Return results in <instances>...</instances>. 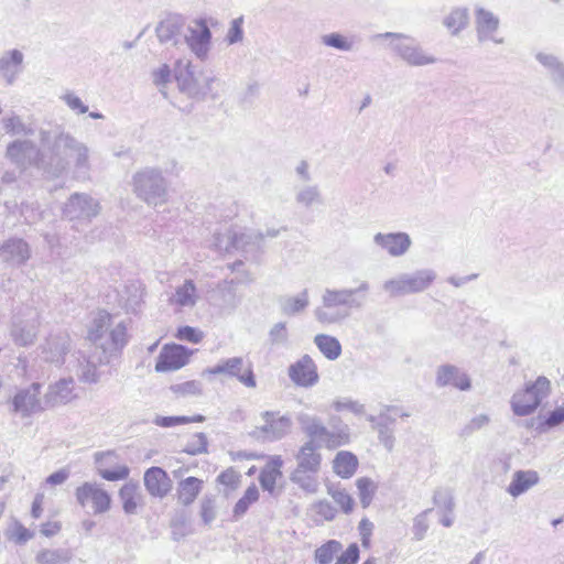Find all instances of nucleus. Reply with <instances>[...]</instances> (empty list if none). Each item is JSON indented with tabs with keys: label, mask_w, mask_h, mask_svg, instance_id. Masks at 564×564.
<instances>
[{
	"label": "nucleus",
	"mask_w": 564,
	"mask_h": 564,
	"mask_svg": "<svg viewBox=\"0 0 564 564\" xmlns=\"http://www.w3.org/2000/svg\"><path fill=\"white\" fill-rule=\"evenodd\" d=\"M436 381L440 386H453L459 390L470 388V381L465 373H460L453 366H443L437 371Z\"/></svg>",
	"instance_id": "30"
},
{
	"label": "nucleus",
	"mask_w": 564,
	"mask_h": 564,
	"mask_svg": "<svg viewBox=\"0 0 564 564\" xmlns=\"http://www.w3.org/2000/svg\"><path fill=\"white\" fill-rule=\"evenodd\" d=\"M144 288L140 282L126 284L118 293V304L127 313H138L143 304Z\"/></svg>",
	"instance_id": "23"
},
{
	"label": "nucleus",
	"mask_w": 564,
	"mask_h": 564,
	"mask_svg": "<svg viewBox=\"0 0 564 564\" xmlns=\"http://www.w3.org/2000/svg\"><path fill=\"white\" fill-rule=\"evenodd\" d=\"M205 417L200 414L194 416H156L154 423L161 427H173L175 425L188 424L194 422H204Z\"/></svg>",
	"instance_id": "47"
},
{
	"label": "nucleus",
	"mask_w": 564,
	"mask_h": 564,
	"mask_svg": "<svg viewBox=\"0 0 564 564\" xmlns=\"http://www.w3.org/2000/svg\"><path fill=\"white\" fill-rule=\"evenodd\" d=\"M318 446L313 441H307L296 455L297 467L300 471H310L316 474L321 466V455L317 452Z\"/></svg>",
	"instance_id": "27"
},
{
	"label": "nucleus",
	"mask_w": 564,
	"mask_h": 564,
	"mask_svg": "<svg viewBox=\"0 0 564 564\" xmlns=\"http://www.w3.org/2000/svg\"><path fill=\"white\" fill-rule=\"evenodd\" d=\"M185 42L197 58L207 59L212 46V32L206 22L199 20L189 26Z\"/></svg>",
	"instance_id": "14"
},
{
	"label": "nucleus",
	"mask_w": 564,
	"mask_h": 564,
	"mask_svg": "<svg viewBox=\"0 0 564 564\" xmlns=\"http://www.w3.org/2000/svg\"><path fill=\"white\" fill-rule=\"evenodd\" d=\"M203 375H226L236 378L240 383L248 388H256L252 366L247 364L241 357H231L219 360L214 367L204 370Z\"/></svg>",
	"instance_id": "11"
},
{
	"label": "nucleus",
	"mask_w": 564,
	"mask_h": 564,
	"mask_svg": "<svg viewBox=\"0 0 564 564\" xmlns=\"http://www.w3.org/2000/svg\"><path fill=\"white\" fill-rule=\"evenodd\" d=\"M53 154H57L64 162L65 174L72 165L73 176L76 180H87L91 171L90 149L69 132L61 131L53 138Z\"/></svg>",
	"instance_id": "2"
},
{
	"label": "nucleus",
	"mask_w": 564,
	"mask_h": 564,
	"mask_svg": "<svg viewBox=\"0 0 564 564\" xmlns=\"http://www.w3.org/2000/svg\"><path fill=\"white\" fill-rule=\"evenodd\" d=\"M75 399L77 393L73 378H62L51 383L44 394V403L47 406L67 404Z\"/></svg>",
	"instance_id": "18"
},
{
	"label": "nucleus",
	"mask_w": 564,
	"mask_h": 564,
	"mask_svg": "<svg viewBox=\"0 0 564 564\" xmlns=\"http://www.w3.org/2000/svg\"><path fill=\"white\" fill-rule=\"evenodd\" d=\"M310 471H300L295 469L291 475V480L297 484L302 489L307 492H316L318 488V482L314 476H312Z\"/></svg>",
	"instance_id": "49"
},
{
	"label": "nucleus",
	"mask_w": 564,
	"mask_h": 564,
	"mask_svg": "<svg viewBox=\"0 0 564 564\" xmlns=\"http://www.w3.org/2000/svg\"><path fill=\"white\" fill-rule=\"evenodd\" d=\"M175 79L182 91L191 97H200L203 91L200 87V75L194 70L189 61L176 59Z\"/></svg>",
	"instance_id": "17"
},
{
	"label": "nucleus",
	"mask_w": 564,
	"mask_h": 564,
	"mask_svg": "<svg viewBox=\"0 0 564 564\" xmlns=\"http://www.w3.org/2000/svg\"><path fill=\"white\" fill-rule=\"evenodd\" d=\"M328 494L333 497L336 503L343 508L345 512L350 510L351 498L346 490L333 486L329 487Z\"/></svg>",
	"instance_id": "61"
},
{
	"label": "nucleus",
	"mask_w": 564,
	"mask_h": 564,
	"mask_svg": "<svg viewBox=\"0 0 564 564\" xmlns=\"http://www.w3.org/2000/svg\"><path fill=\"white\" fill-rule=\"evenodd\" d=\"M77 377L82 382L85 383H97L100 379V373L98 371V365L90 359H85L79 362Z\"/></svg>",
	"instance_id": "42"
},
{
	"label": "nucleus",
	"mask_w": 564,
	"mask_h": 564,
	"mask_svg": "<svg viewBox=\"0 0 564 564\" xmlns=\"http://www.w3.org/2000/svg\"><path fill=\"white\" fill-rule=\"evenodd\" d=\"M348 442L349 430L346 427L345 430H340L338 433H332L328 431V435H326L325 440H323V445L329 448H336Z\"/></svg>",
	"instance_id": "58"
},
{
	"label": "nucleus",
	"mask_w": 564,
	"mask_h": 564,
	"mask_svg": "<svg viewBox=\"0 0 564 564\" xmlns=\"http://www.w3.org/2000/svg\"><path fill=\"white\" fill-rule=\"evenodd\" d=\"M321 43L327 47H332L340 52H349L352 46V43L348 36L336 32L322 35Z\"/></svg>",
	"instance_id": "43"
},
{
	"label": "nucleus",
	"mask_w": 564,
	"mask_h": 564,
	"mask_svg": "<svg viewBox=\"0 0 564 564\" xmlns=\"http://www.w3.org/2000/svg\"><path fill=\"white\" fill-rule=\"evenodd\" d=\"M467 23L468 14L465 9H455L445 19L446 26L454 33L464 29Z\"/></svg>",
	"instance_id": "52"
},
{
	"label": "nucleus",
	"mask_w": 564,
	"mask_h": 564,
	"mask_svg": "<svg viewBox=\"0 0 564 564\" xmlns=\"http://www.w3.org/2000/svg\"><path fill=\"white\" fill-rule=\"evenodd\" d=\"M21 215L29 224H34L42 218L41 212L39 210V205L34 203L23 204L21 207Z\"/></svg>",
	"instance_id": "62"
},
{
	"label": "nucleus",
	"mask_w": 564,
	"mask_h": 564,
	"mask_svg": "<svg viewBox=\"0 0 564 564\" xmlns=\"http://www.w3.org/2000/svg\"><path fill=\"white\" fill-rule=\"evenodd\" d=\"M289 376L294 383L301 387H311L318 381L316 365L307 355L290 367Z\"/></svg>",
	"instance_id": "20"
},
{
	"label": "nucleus",
	"mask_w": 564,
	"mask_h": 564,
	"mask_svg": "<svg viewBox=\"0 0 564 564\" xmlns=\"http://www.w3.org/2000/svg\"><path fill=\"white\" fill-rule=\"evenodd\" d=\"M183 22L180 18H167L156 26V36L163 44L172 43L176 45L181 35Z\"/></svg>",
	"instance_id": "32"
},
{
	"label": "nucleus",
	"mask_w": 564,
	"mask_h": 564,
	"mask_svg": "<svg viewBox=\"0 0 564 564\" xmlns=\"http://www.w3.org/2000/svg\"><path fill=\"white\" fill-rule=\"evenodd\" d=\"M77 502L90 507L95 514L105 513L111 507L110 495L97 482H84L75 491Z\"/></svg>",
	"instance_id": "12"
},
{
	"label": "nucleus",
	"mask_w": 564,
	"mask_h": 564,
	"mask_svg": "<svg viewBox=\"0 0 564 564\" xmlns=\"http://www.w3.org/2000/svg\"><path fill=\"white\" fill-rule=\"evenodd\" d=\"M192 351L182 345H165L155 364L158 372L173 371L184 367L189 359Z\"/></svg>",
	"instance_id": "15"
},
{
	"label": "nucleus",
	"mask_w": 564,
	"mask_h": 564,
	"mask_svg": "<svg viewBox=\"0 0 564 564\" xmlns=\"http://www.w3.org/2000/svg\"><path fill=\"white\" fill-rule=\"evenodd\" d=\"M3 128L7 133L28 135L32 129L26 127L19 116L12 115L2 119Z\"/></svg>",
	"instance_id": "54"
},
{
	"label": "nucleus",
	"mask_w": 564,
	"mask_h": 564,
	"mask_svg": "<svg viewBox=\"0 0 564 564\" xmlns=\"http://www.w3.org/2000/svg\"><path fill=\"white\" fill-rule=\"evenodd\" d=\"M171 390L178 397L199 395L203 391V384L197 380H189L181 383L173 384Z\"/></svg>",
	"instance_id": "53"
},
{
	"label": "nucleus",
	"mask_w": 564,
	"mask_h": 564,
	"mask_svg": "<svg viewBox=\"0 0 564 564\" xmlns=\"http://www.w3.org/2000/svg\"><path fill=\"white\" fill-rule=\"evenodd\" d=\"M270 340L272 344H283L288 340V328L285 323H276L270 330Z\"/></svg>",
	"instance_id": "64"
},
{
	"label": "nucleus",
	"mask_w": 564,
	"mask_h": 564,
	"mask_svg": "<svg viewBox=\"0 0 564 564\" xmlns=\"http://www.w3.org/2000/svg\"><path fill=\"white\" fill-rule=\"evenodd\" d=\"M184 452L191 455H197L207 452V437L204 433H197L186 445Z\"/></svg>",
	"instance_id": "59"
},
{
	"label": "nucleus",
	"mask_w": 564,
	"mask_h": 564,
	"mask_svg": "<svg viewBox=\"0 0 564 564\" xmlns=\"http://www.w3.org/2000/svg\"><path fill=\"white\" fill-rule=\"evenodd\" d=\"M351 296L350 290L326 289L322 296V305L314 312L316 319L324 325L341 321L349 315Z\"/></svg>",
	"instance_id": "6"
},
{
	"label": "nucleus",
	"mask_w": 564,
	"mask_h": 564,
	"mask_svg": "<svg viewBox=\"0 0 564 564\" xmlns=\"http://www.w3.org/2000/svg\"><path fill=\"white\" fill-rule=\"evenodd\" d=\"M498 26V20L492 15V13L479 9L477 11V31L480 36H488L491 32H494Z\"/></svg>",
	"instance_id": "45"
},
{
	"label": "nucleus",
	"mask_w": 564,
	"mask_h": 564,
	"mask_svg": "<svg viewBox=\"0 0 564 564\" xmlns=\"http://www.w3.org/2000/svg\"><path fill=\"white\" fill-rule=\"evenodd\" d=\"M101 210L97 198L87 193H74L62 207L64 218L73 223H90Z\"/></svg>",
	"instance_id": "9"
},
{
	"label": "nucleus",
	"mask_w": 564,
	"mask_h": 564,
	"mask_svg": "<svg viewBox=\"0 0 564 564\" xmlns=\"http://www.w3.org/2000/svg\"><path fill=\"white\" fill-rule=\"evenodd\" d=\"M295 202L302 207L311 208L323 204V196L317 185H306L297 188Z\"/></svg>",
	"instance_id": "36"
},
{
	"label": "nucleus",
	"mask_w": 564,
	"mask_h": 564,
	"mask_svg": "<svg viewBox=\"0 0 564 564\" xmlns=\"http://www.w3.org/2000/svg\"><path fill=\"white\" fill-rule=\"evenodd\" d=\"M41 326V316L34 307L20 308L12 318L10 335L15 345L31 346L35 343Z\"/></svg>",
	"instance_id": "8"
},
{
	"label": "nucleus",
	"mask_w": 564,
	"mask_h": 564,
	"mask_svg": "<svg viewBox=\"0 0 564 564\" xmlns=\"http://www.w3.org/2000/svg\"><path fill=\"white\" fill-rule=\"evenodd\" d=\"M373 523L367 519H362L359 523L358 530L361 539V543L365 547H370L371 545V535L373 532Z\"/></svg>",
	"instance_id": "63"
},
{
	"label": "nucleus",
	"mask_w": 564,
	"mask_h": 564,
	"mask_svg": "<svg viewBox=\"0 0 564 564\" xmlns=\"http://www.w3.org/2000/svg\"><path fill=\"white\" fill-rule=\"evenodd\" d=\"M282 465L283 460L281 456H272L260 473L259 481L261 487L271 495L276 494L275 484L276 480L282 477Z\"/></svg>",
	"instance_id": "28"
},
{
	"label": "nucleus",
	"mask_w": 564,
	"mask_h": 564,
	"mask_svg": "<svg viewBox=\"0 0 564 564\" xmlns=\"http://www.w3.org/2000/svg\"><path fill=\"white\" fill-rule=\"evenodd\" d=\"M40 140L42 150L28 140L11 142L7 147V158L22 171L34 166L47 178L62 176L65 164L57 154H53V141L50 143V132L42 130Z\"/></svg>",
	"instance_id": "1"
},
{
	"label": "nucleus",
	"mask_w": 564,
	"mask_h": 564,
	"mask_svg": "<svg viewBox=\"0 0 564 564\" xmlns=\"http://www.w3.org/2000/svg\"><path fill=\"white\" fill-rule=\"evenodd\" d=\"M8 539L15 542L17 544H24L34 536V533L26 529L19 521L11 523L7 531Z\"/></svg>",
	"instance_id": "50"
},
{
	"label": "nucleus",
	"mask_w": 564,
	"mask_h": 564,
	"mask_svg": "<svg viewBox=\"0 0 564 564\" xmlns=\"http://www.w3.org/2000/svg\"><path fill=\"white\" fill-rule=\"evenodd\" d=\"M204 335L198 328L192 326H183L177 329L176 338L180 340L197 344L203 339Z\"/></svg>",
	"instance_id": "60"
},
{
	"label": "nucleus",
	"mask_w": 564,
	"mask_h": 564,
	"mask_svg": "<svg viewBox=\"0 0 564 564\" xmlns=\"http://www.w3.org/2000/svg\"><path fill=\"white\" fill-rule=\"evenodd\" d=\"M264 235L250 229L232 227L216 237L215 246L221 251L240 250L251 258H257Z\"/></svg>",
	"instance_id": "5"
},
{
	"label": "nucleus",
	"mask_w": 564,
	"mask_h": 564,
	"mask_svg": "<svg viewBox=\"0 0 564 564\" xmlns=\"http://www.w3.org/2000/svg\"><path fill=\"white\" fill-rule=\"evenodd\" d=\"M551 383L545 377H539L516 392L511 400L514 414L527 416L535 412L542 400L550 393Z\"/></svg>",
	"instance_id": "7"
},
{
	"label": "nucleus",
	"mask_w": 564,
	"mask_h": 564,
	"mask_svg": "<svg viewBox=\"0 0 564 564\" xmlns=\"http://www.w3.org/2000/svg\"><path fill=\"white\" fill-rule=\"evenodd\" d=\"M433 281V275L429 272H419L412 276L405 278L397 284H391L392 291L402 293L421 292L429 288Z\"/></svg>",
	"instance_id": "31"
},
{
	"label": "nucleus",
	"mask_w": 564,
	"mask_h": 564,
	"mask_svg": "<svg viewBox=\"0 0 564 564\" xmlns=\"http://www.w3.org/2000/svg\"><path fill=\"white\" fill-rule=\"evenodd\" d=\"M376 242L392 256L403 254L410 247L411 240L406 234H378Z\"/></svg>",
	"instance_id": "29"
},
{
	"label": "nucleus",
	"mask_w": 564,
	"mask_h": 564,
	"mask_svg": "<svg viewBox=\"0 0 564 564\" xmlns=\"http://www.w3.org/2000/svg\"><path fill=\"white\" fill-rule=\"evenodd\" d=\"M259 499V490L252 485L247 488L245 495L237 501L234 507V517L241 518L249 509V507Z\"/></svg>",
	"instance_id": "44"
},
{
	"label": "nucleus",
	"mask_w": 564,
	"mask_h": 564,
	"mask_svg": "<svg viewBox=\"0 0 564 564\" xmlns=\"http://www.w3.org/2000/svg\"><path fill=\"white\" fill-rule=\"evenodd\" d=\"M37 564H63L69 560V553L62 549H46L36 554Z\"/></svg>",
	"instance_id": "41"
},
{
	"label": "nucleus",
	"mask_w": 564,
	"mask_h": 564,
	"mask_svg": "<svg viewBox=\"0 0 564 564\" xmlns=\"http://www.w3.org/2000/svg\"><path fill=\"white\" fill-rule=\"evenodd\" d=\"M300 423L302 424L304 432L310 436V441L323 444V440L328 435V431L316 417L302 415L300 417Z\"/></svg>",
	"instance_id": "37"
},
{
	"label": "nucleus",
	"mask_w": 564,
	"mask_h": 564,
	"mask_svg": "<svg viewBox=\"0 0 564 564\" xmlns=\"http://www.w3.org/2000/svg\"><path fill=\"white\" fill-rule=\"evenodd\" d=\"M561 424H564V403L550 411L545 416L539 417L536 430L546 432Z\"/></svg>",
	"instance_id": "40"
},
{
	"label": "nucleus",
	"mask_w": 564,
	"mask_h": 564,
	"mask_svg": "<svg viewBox=\"0 0 564 564\" xmlns=\"http://www.w3.org/2000/svg\"><path fill=\"white\" fill-rule=\"evenodd\" d=\"M314 343L321 352L329 360H335L340 356L341 347L335 337L321 334L315 336Z\"/></svg>",
	"instance_id": "39"
},
{
	"label": "nucleus",
	"mask_w": 564,
	"mask_h": 564,
	"mask_svg": "<svg viewBox=\"0 0 564 564\" xmlns=\"http://www.w3.org/2000/svg\"><path fill=\"white\" fill-rule=\"evenodd\" d=\"M69 346V338L67 336H50L41 347L43 358L48 362L59 365L64 362Z\"/></svg>",
	"instance_id": "25"
},
{
	"label": "nucleus",
	"mask_w": 564,
	"mask_h": 564,
	"mask_svg": "<svg viewBox=\"0 0 564 564\" xmlns=\"http://www.w3.org/2000/svg\"><path fill=\"white\" fill-rule=\"evenodd\" d=\"M337 556L335 564H352V544L343 552V545L336 540H329L315 550L314 560L317 564H330Z\"/></svg>",
	"instance_id": "19"
},
{
	"label": "nucleus",
	"mask_w": 564,
	"mask_h": 564,
	"mask_svg": "<svg viewBox=\"0 0 564 564\" xmlns=\"http://www.w3.org/2000/svg\"><path fill=\"white\" fill-rule=\"evenodd\" d=\"M115 457L112 452H101L95 454V460L98 464V474L108 481L126 479L129 476V468L126 465H117L108 468L107 465Z\"/></svg>",
	"instance_id": "26"
},
{
	"label": "nucleus",
	"mask_w": 564,
	"mask_h": 564,
	"mask_svg": "<svg viewBox=\"0 0 564 564\" xmlns=\"http://www.w3.org/2000/svg\"><path fill=\"white\" fill-rule=\"evenodd\" d=\"M144 486L153 497H165L172 489V481L160 467H151L144 474Z\"/></svg>",
	"instance_id": "24"
},
{
	"label": "nucleus",
	"mask_w": 564,
	"mask_h": 564,
	"mask_svg": "<svg viewBox=\"0 0 564 564\" xmlns=\"http://www.w3.org/2000/svg\"><path fill=\"white\" fill-rule=\"evenodd\" d=\"M203 480L196 477H187L180 481L177 487V497L182 505L188 506L195 501L202 491Z\"/></svg>",
	"instance_id": "35"
},
{
	"label": "nucleus",
	"mask_w": 564,
	"mask_h": 564,
	"mask_svg": "<svg viewBox=\"0 0 564 564\" xmlns=\"http://www.w3.org/2000/svg\"><path fill=\"white\" fill-rule=\"evenodd\" d=\"M88 339L100 347L104 354L117 352L128 343L127 325L122 321L115 323L111 314L99 311L89 326Z\"/></svg>",
	"instance_id": "3"
},
{
	"label": "nucleus",
	"mask_w": 564,
	"mask_h": 564,
	"mask_svg": "<svg viewBox=\"0 0 564 564\" xmlns=\"http://www.w3.org/2000/svg\"><path fill=\"white\" fill-rule=\"evenodd\" d=\"M31 254L30 245L22 238H9L0 246V259L11 267L25 264Z\"/></svg>",
	"instance_id": "16"
},
{
	"label": "nucleus",
	"mask_w": 564,
	"mask_h": 564,
	"mask_svg": "<svg viewBox=\"0 0 564 564\" xmlns=\"http://www.w3.org/2000/svg\"><path fill=\"white\" fill-rule=\"evenodd\" d=\"M262 423L257 425L251 435L263 442H274L286 436L292 429V420L286 414L275 411L261 413Z\"/></svg>",
	"instance_id": "10"
},
{
	"label": "nucleus",
	"mask_w": 564,
	"mask_h": 564,
	"mask_svg": "<svg viewBox=\"0 0 564 564\" xmlns=\"http://www.w3.org/2000/svg\"><path fill=\"white\" fill-rule=\"evenodd\" d=\"M357 486L359 489L360 501L362 506L366 508L370 505L373 498V495L376 492V485L367 478H361L358 480Z\"/></svg>",
	"instance_id": "56"
},
{
	"label": "nucleus",
	"mask_w": 564,
	"mask_h": 564,
	"mask_svg": "<svg viewBox=\"0 0 564 564\" xmlns=\"http://www.w3.org/2000/svg\"><path fill=\"white\" fill-rule=\"evenodd\" d=\"M241 475L232 467L227 468L217 477V482L225 487L224 492L226 495L236 490L239 487Z\"/></svg>",
	"instance_id": "48"
},
{
	"label": "nucleus",
	"mask_w": 564,
	"mask_h": 564,
	"mask_svg": "<svg viewBox=\"0 0 564 564\" xmlns=\"http://www.w3.org/2000/svg\"><path fill=\"white\" fill-rule=\"evenodd\" d=\"M61 100L72 110L75 115H84L88 112V106L82 98L74 91H66L61 96Z\"/></svg>",
	"instance_id": "55"
},
{
	"label": "nucleus",
	"mask_w": 564,
	"mask_h": 564,
	"mask_svg": "<svg viewBox=\"0 0 564 564\" xmlns=\"http://www.w3.org/2000/svg\"><path fill=\"white\" fill-rule=\"evenodd\" d=\"M333 467L338 476L349 478L352 475V454L350 452H339L334 459Z\"/></svg>",
	"instance_id": "46"
},
{
	"label": "nucleus",
	"mask_w": 564,
	"mask_h": 564,
	"mask_svg": "<svg viewBox=\"0 0 564 564\" xmlns=\"http://www.w3.org/2000/svg\"><path fill=\"white\" fill-rule=\"evenodd\" d=\"M24 54L17 48L8 50L0 55V77L7 85H12L23 70Z\"/></svg>",
	"instance_id": "21"
},
{
	"label": "nucleus",
	"mask_w": 564,
	"mask_h": 564,
	"mask_svg": "<svg viewBox=\"0 0 564 564\" xmlns=\"http://www.w3.org/2000/svg\"><path fill=\"white\" fill-rule=\"evenodd\" d=\"M119 497L126 513L133 514L137 512L141 497L138 494V486L135 484L128 482L123 485L119 491Z\"/></svg>",
	"instance_id": "38"
},
{
	"label": "nucleus",
	"mask_w": 564,
	"mask_h": 564,
	"mask_svg": "<svg viewBox=\"0 0 564 564\" xmlns=\"http://www.w3.org/2000/svg\"><path fill=\"white\" fill-rule=\"evenodd\" d=\"M404 58L405 61L410 64V65H414V66H421V65H426V64H430V63H434L435 62V58L425 54L424 52H422L421 50L419 48H413L411 51H408L405 54H404Z\"/></svg>",
	"instance_id": "57"
},
{
	"label": "nucleus",
	"mask_w": 564,
	"mask_h": 564,
	"mask_svg": "<svg viewBox=\"0 0 564 564\" xmlns=\"http://www.w3.org/2000/svg\"><path fill=\"white\" fill-rule=\"evenodd\" d=\"M132 192L149 206H162L169 200V182L156 167L137 171L131 181Z\"/></svg>",
	"instance_id": "4"
},
{
	"label": "nucleus",
	"mask_w": 564,
	"mask_h": 564,
	"mask_svg": "<svg viewBox=\"0 0 564 564\" xmlns=\"http://www.w3.org/2000/svg\"><path fill=\"white\" fill-rule=\"evenodd\" d=\"M310 511L316 522L333 520L336 514V510L333 506L325 500L312 505Z\"/></svg>",
	"instance_id": "51"
},
{
	"label": "nucleus",
	"mask_w": 564,
	"mask_h": 564,
	"mask_svg": "<svg viewBox=\"0 0 564 564\" xmlns=\"http://www.w3.org/2000/svg\"><path fill=\"white\" fill-rule=\"evenodd\" d=\"M42 386L33 382L19 389L11 400L12 412L21 417H29L44 410L40 398Z\"/></svg>",
	"instance_id": "13"
},
{
	"label": "nucleus",
	"mask_w": 564,
	"mask_h": 564,
	"mask_svg": "<svg viewBox=\"0 0 564 564\" xmlns=\"http://www.w3.org/2000/svg\"><path fill=\"white\" fill-rule=\"evenodd\" d=\"M199 300V293L192 279H186L174 289L169 297V304L176 310L192 308Z\"/></svg>",
	"instance_id": "22"
},
{
	"label": "nucleus",
	"mask_w": 564,
	"mask_h": 564,
	"mask_svg": "<svg viewBox=\"0 0 564 564\" xmlns=\"http://www.w3.org/2000/svg\"><path fill=\"white\" fill-rule=\"evenodd\" d=\"M280 308L284 315L294 316L302 313L310 304L307 290H303L295 295L283 296L279 301Z\"/></svg>",
	"instance_id": "33"
},
{
	"label": "nucleus",
	"mask_w": 564,
	"mask_h": 564,
	"mask_svg": "<svg viewBox=\"0 0 564 564\" xmlns=\"http://www.w3.org/2000/svg\"><path fill=\"white\" fill-rule=\"evenodd\" d=\"M539 481V475L534 470H519L513 475V479L508 487V492L518 497Z\"/></svg>",
	"instance_id": "34"
}]
</instances>
